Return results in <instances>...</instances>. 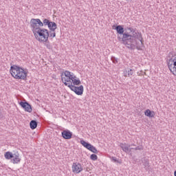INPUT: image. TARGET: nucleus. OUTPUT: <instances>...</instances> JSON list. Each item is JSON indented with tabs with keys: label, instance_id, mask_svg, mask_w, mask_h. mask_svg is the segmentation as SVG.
<instances>
[{
	"label": "nucleus",
	"instance_id": "nucleus-1",
	"mask_svg": "<svg viewBox=\"0 0 176 176\" xmlns=\"http://www.w3.org/2000/svg\"><path fill=\"white\" fill-rule=\"evenodd\" d=\"M126 30H129L131 34L129 33V37L126 38V46L131 50H142L145 46L144 45V38L142 34L140 32H135V29L126 27Z\"/></svg>",
	"mask_w": 176,
	"mask_h": 176
},
{
	"label": "nucleus",
	"instance_id": "nucleus-2",
	"mask_svg": "<svg viewBox=\"0 0 176 176\" xmlns=\"http://www.w3.org/2000/svg\"><path fill=\"white\" fill-rule=\"evenodd\" d=\"M10 72L14 79H17L18 80H27L28 71L25 70L24 68L17 65H12L10 69Z\"/></svg>",
	"mask_w": 176,
	"mask_h": 176
},
{
	"label": "nucleus",
	"instance_id": "nucleus-3",
	"mask_svg": "<svg viewBox=\"0 0 176 176\" xmlns=\"http://www.w3.org/2000/svg\"><path fill=\"white\" fill-rule=\"evenodd\" d=\"M112 29L116 30V31H117V34H119V35H122V37H118V41L120 42H122L124 45H126V39L129 38L131 36L129 35V32H124V28H123V25H118L116 26L113 25L112 26Z\"/></svg>",
	"mask_w": 176,
	"mask_h": 176
},
{
	"label": "nucleus",
	"instance_id": "nucleus-4",
	"mask_svg": "<svg viewBox=\"0 0 176 176\" xmlns=\"http://www.w3.org/2000/svg\"><path fill=\"white\" fill-rule=\"evenodd\" d=\"M34 35L38 42H47L49 41V30L47 29H40Z\"/></svg>",
	"mask_w": 176,
	"mask_h": 176
},
{
	"label": "nucleus",
	"instance_id": "nucleus-5",
	"mask_svg": "<svg viewBox=\"0 0 176 176\" xmlns=\"http://www.w3.org/2000/svg\"><path fill=\"white\" fill-rule=\"evenodd\" d=\"M61 80L65 86H67L69 89V86H73L72 80L74 79V73H72L69 71H65L61 74Z\"/></svg>",
	"mask_w": 176,
	"mask_h": 176
},
{
	"label": "nucleus",
	"instance_id": "nucleus-6",
	"mask_svg": "<svg viewBox=\"0 0 176 176\" xmlns=\"http://www.w3.org/2000/svg\"><path fill=\"white\" fill-rule=\"evenodd\" d=\"M30 27L34 34H36V32L42 30L41 27H43V23L39 19H32L30 21Z\"/></svg>",
	"mask_w": 176,
	"mask_h": 176
},
{
	"label": "nucleus",
	"instance_id": "nucleus-7",
	"mask_svg": "<svg viewBox=\"0 0 176 176\" xmlns=\"http://www.w3.org/2000/svg\"><path fill=\"white\" fill-rule=\"evenodd\" d=\"M167 64L169 71L173 73V75L176 76V54L168 59Z\"/></svg>",
	"mask_w": 176,
	"mask_h": 176
},
{
	"label": "nucleus",
	"instance_id": "nucleus-8",
	"mask_svg": "<svg viewBox=\"0 0 176 176\" xmlns=\"http://www.w3.org/2000/svg\"><path fill=\"white\" fill-rule=\"evenodd\" d=\"M69 89L70 90H72V91H74L77 96L83 95V91H84L83 85H80V87H76L75 85L69 86Z\"/></svg>",
	"mask_w": 176,
	"mask_h": 176
},
{
	"label": "nucleus",
	"instance_id": "nucleus-9",
	"mask_svg": "<svg viewBox=\"0 0 176 176\" xmlns=\"http://www.w3.org/2000/svg\"><path fill=\"white\" fill-rule=\"evenodd\" d=\"M82 171H83L82 164L79 162H74L72 164V172L74 174H79V173H82Z\"/></svg>",
	"mask_w": 176,
	"mask_h": 176
},
{
	"label": "nucleus",
	"instance_id": "nucleus-10",
	"mask_svg": "<svg viewBox=\"0 0 176 176\" xmlns=\"http://www.w3.org/2000/svg\"><path fill=\"white\" fill-rule=\"evenodd\" d=\"M19 105H21L26 112H29L30 113L32 112V107H31V104H30L28 102L21 101Z\"/></svg>",
	"mask_w": 176,
	"mask_h": 176
},
{
	"label": "nucleus",
	"instance_id": "nucleus-11",
	"mask_svg": "<svg viewBox=\"0 0 176 176\" xmlns=\"http://www.w3.org/2000/svg\"><path fill=\"white\" fill-rule=\"evenodd\" d=\"M61 135L64 140H71V138H72V132L68 129L62 131Z\"/></svg>",
	"mask_w": 176,
	"mask_h": 176
},
{
	"label": "nucleus",
	"instance_id": "nucleus-12",
	"mask_svg": "<svg viewBox=\"0 0 176 176\" xmlns=\"http://www.w3.org/2000/svg\"><path fill=\"white\" fill-rule=\"evenodd\" d=\"M21 160V159L20 158V154L19 152L13 154V157L11 160V162L13 163V164H18V163H20Z\"/></svg>",
	"mask_w": 176,
	"mask_h": 176
},
{
	"label": "nucleus",
	"instance_id": "nucleus-13",
	"mask_svg": "<svg viewBox=\"0 0 176 176\" xmlns=\"http://www.w3.org/2000/svg\"><path fill=\"white\" fill-rule=\"evenodd\" d=\"M120 146L125 153H129V152H130V146L129 144H126V143H120Z\"/></svg>",
	"mask_w": 176,
	"mask_h": 176
},
{
	"label": "nucleus",
	"instance_id": "nucleus-14",
	"mask_svg": "<svg viewBox=\"0 0 176 176\" xmlns=\"http://www.w3.org/2000/svg\"><path fill=\"white\" fill-rule=\"evenodd\" d=\"M72 82L73 83V86H79V85H81L82 82H80V80L78 78H76V76L73 74V79H72Z\"/></svg>",
	"mask_w": 176,
	"mask_h": 176
},
{
	"label": "nucleus",
	"instance_id": "nucleus-15",
	"mask_svg": "<svg viewBox=\"0 0 176 176\" xmlns=\"http://www.w3.org/2000/svg\"><path fill=\"white\" fill-rule=\"evenodd\" d=\"M48 28L50 31L54 32L56 31V30H57V24L56 23V22L51 21L48 25Z\"/></svg>",
	"mask_w": 176,
	"mask_h": 176
},
{
	"label": "nucleus",
	"instance_id": "nucleus-16",
	"mask_svg": "<svg viewBox=\"0 0 176 176\" xmlns=\"http://www.w3.org/2000/svg\"><path fill=\"white\" fill-rule=\"evenodd\" d=\"M144 115L145 116H148V118H155V111L146 109L144 111Z\"/></svg>",
	"mask_w": 176,
	"mask_h": 176
},
{
	"label": "nucleus",
	"instance_id": "nucleus-17",
	"mask_svg": "<svg viewBox=\"0 0 176 176\" xmlns=\"http://www.w3.org/2000/svg\"><path fill=\"white\" fill-rule=\"evenodd\" d=\"M142 163H143V166L145 168V170H149V160L146 159V158H144L142 160Z\"/></svg>",
	"mask_w": 176,
	"mask_h": 176
},
{
	"label": "nucleus",
	"instance_id": "nucleus-18",
	"mask_svg": "<svg viewBox=\"0 0 176 176\" xmlns=\"http://www.w3.org/2000/svg\"><path fill=\"white\" fill-rule=\"evenodd\" d=\"M30 129H32V130H35V129L38 127V122L34 120L30 121Z\"/></svg>",
	"mask_w": 176,
	"mask_h": 176
},
{
	"label": "nucleus",
	"instance_id": "nucleus-19",
	"mask_svg": "<svg viewBox=\"0 0 176 176\" xmlns=\"http://www.w3.org/2000/svg\"><path fill=\"white\" fill-rule=\"evenodd\" d=\"M80 144L81 145H82V146H84V148H86L87 149H90V146H91V144L85 140H80Z\"/></svg>",
	"mask_w": 176,
	"mask_h": 176
},
{
	"label": "nucleus",
	"instance_id": "nucleus-20",
	"mask_svg": "<svg viewBox=\"0 0 176 176\" xmlns=\"http://www.w3.org/2000/svg\"><path fill=\"white\" fill-rule=\"evenodd\" d=\"M80 144L81 145H82V146H84V148H86L87 149H90V146H91V144L85 140H80Z\"/></svg>",
	"mask_w": 176,
	"mask_h": 176
},
{
	"label": "nucleus",
	"instance_id": "nucleus-21",
	"mask_svg": "<svg viewBox=\"0 0 176 176\" xmlns=\"http://www.w3.org/2000/svg\"><path fill=\"white\" fill-rule=\"evenodd\" d=\"M13 153H12V152L8 151L4 154V157L6 159H7V160H12V159H13Z\"/></svg>",
	"mask_w": 176,
	"mask_h": 176
},
{
	"label": "nucleus",
	"instance_id": "nucleus-22",
	"mask_svg": "<svg viewBox=\"0 0 176 176\" xmlns=\"http://www.w3.org/2000/svg\"><path fill=\"white\" fill-rule=\"evenodd\" d=\"M132 149L133 151H142L144 149V147H142V146H138L135 148L131 147L129 148L130 152H131Z\"/></svg>",
	"mask_w": 176,
	"mask_h": 176
},
{
	"label": "nucleus",
	"instance_id": "nucleus-23",
	"mask_svg": "<svg viewBox=\"0 0 176 176\" xmlns=\"http://www.w3.org/2000/svg\"><path fill=\"white\" fill-rule=\"evenodd\" d=\"M133 74V69H129L128 70V72L126 71V74L124 75V76H126V78H131Z\"/></svg>",
	"mask_w": 176,
	"mask_h": 176
},
{
	"label": "nucleus",
	"instance_id": "nucleus-24",
	"mask_svg": "<svg viewBox=\"0 0 176 176\" xmlns=\"http://www.w3.org/2000/svg\"><path fill=\"white\" fill-rule=\"evenodd\" d=\"M88 151H90L93 153H98V151L97 148H96V147H94V146H93L91 144V146L89 147V149Z\"/></svg>",
	"mask_w": 176,
	"mask_h": 176
},
{
	"label": "nucleus",
	"instance_id": "nucleus-25",
	"mask_svg": "<svg viewBox=\"0 0 176 176\" xmlns=\"http://www.w3.org/2000/svg\"><path fill=\"white\" fill-rule=\"evenodd\" d=\"M111 60L113 63V64H119V61H120L119 58L115 56H111Z\"/></svg>",
	"mask_w": 176,
	"mask_h": 176
},
{
	"label": "nucleus",
	"instance_id": "nucleus-26",
	"mask_svg": "<svg viewBox=\"0 0 176 176\" xmlns=\"http://www.w3.org/2000/svg\"><path fill=\"white\" fill-rule=\"evenodd\" d=\"M50 22L51 21L49 19H44L42 23H43V25H47V27H49Z\"/></svg>",
	"mask_w": 176,
	"mask_h": 176
},
{
	"label": "nucleus",
	"instance_id": "nucleus-27",
	"mask_svg": "<svg viewBox=\"0 0 176 176\" xmlns=\"http://www.w3.org/2000/svg\"><path fill=\"white\" fill-rule=\"evenodd\" d=\"M90 159H91V160L96 161V160H97V159H98V157L96 154H91L90 156Z\"/></svg>",
	"mask_w": 176,
	"mask_h": 176
},
{
	"label": "nucleus",
	"instance_id": "nucleus-28",
	"mask_svg": "<svg viewBox=\"0 0 176 176\" xmlns=\"http://www.w3.org/2000/svg\"><path fill=\"white\" fill-rule=\"evenodd\" d=\"M111 161L113 162L114 163H119L120 164L122 163V162H120V161H118V158H116V157H112Z\"/></svg>",
	"mask_w": 176,
	"mask_h": 176
},
{
	"label": "nucleus",
	"instance_id": "nucleus-29",
	"mask_svg": "<svg viewBox=\"0 0 176 176\" xmlns=\"http://www.w3.org/2000/svg\"><path fill=\"white\" fill-rule=\"evenodd\" d=\"M49 36L52 38H56V31L51 32V30H50Z\"/></svg>",
	"mask_w": 176,
	"mask_h": 176
},
{
	"label": "nucleus",
	"instance_id": "nucleus-30",
	"mask_svg": "<svg viewBox=\"0 0 176 176\" xmlns=\"http://www.w3.org/2000/svg\"><path fill=\"white\" fill-rule=\"evenodd\" d=\"M46 47L47 48V49H52V45H50V44H47L46 45Z\"/></svg>",
	"mask_w": 176,
	"mask_h": 176
},
{
	"label": "nucleus",
	"instance_id": "nucleus-31",
	"mask_svg": "<svg viewBox=\"0 0 176 176\" xmlns=\"http://www.w3.org/2000/svg\"><path fill=\"white\" fill-rule=\"evenodd\" d=\"M129 146H135V144H132L129 145Z\"/></svg>",
	"mask_w": 176,
	"mask_h": 176
},
{
	"label": "nucleus",
	"instance_id": "nucleus-32",
	"mask_svg": "<svg viewBox=\"0 0 176 176\" xmlns=\"http://www.w3.org/2000/svg\"><path fill=\"white\" fill-rule=\"evenodd\" d=\"M174 175L176 176V170L174 172Z\"/></svg>",
	"mask_w": 176,
	"mask_h": 176
}]
</instances>
